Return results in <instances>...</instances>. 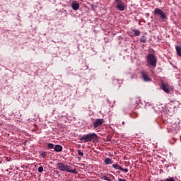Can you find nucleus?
Wrapping results in <instances>:
<instances>
[{
	"label": "nucleus",
	"mask_w": 181,
	"mask_h": 181,
	"mask_svg": "<svg viewBox=\"0 0 181 181\" xmlns=\"http://www.w3.org/2000/svg\"><path fill=\"white\" fill-rule=\"evenodd\" d=\"M147 64L153 67H156V63H158V59L153 54H149L146 57Z\"/></svg>",
	"instance_id": "obj_3"
},
{
	"label": "nucleus",
	"mask_w": 181,
	"mask_h": 181,
	"mask_svg": "<svg viewBox=\"0 0 181 181\" xmlns=\"http://www.w3.org/2000/svg\"><path fill=\"white\" fill-rule=\"evenodd\" d=\"M120 170H122V172H125L126 173H127L128 168H122V167H121Z\"/></svg>",
	"instance_id": "obj_18"
},
{
	"label": "nucleus",
	"mask_w": 181,
	"mask_h": 181,
	"mask_svg": "<svg viewBox=\"0 0 181 181\" xmlns=\"http://www.w3.org/2000/svg\"><path fill=\"white\" fill-rule=\"evenodd\" d=\"M41 156H42V158H46V153H41Z\"/></svg>",
	"instance_id": "obj_21"
},
{
	"label": "nucleus",
	"mask_w": 181,
	"mask_h": 181,
	"mask_svg": "<svg viewBox=\"0 0 181 181\" xmlns=\"http://www.w3.org/2000/svg\"><path fill=\"white\" fill-rule=\"evenodd\" d=\"M162 90L165 91V93H167V94H169L170 93V86H169L168 84L163 83L161 86Z\"/></svg>",
	"instance_id": "obj_8"
},
{
	"label": "nucleus",
	"mask_w": 181,
	"mask_h": 181,
	"mask_svg": "<svg viewBox=\"0 0 181 181\" xmlns=\"http://www.w3.org/2000/svg\"><path fill=\"white\" fill-rule=\"evenodd\" d=\"M110 162H111V159H110L109 158H106V159L105 160V163L106 165H109V164H110Z\"/></svg>",
	"instance_id": "obj_17"
},
{
	"label": "nucleus",
	"mask_w": 181,
	"mask_h": 181,
	"mask_svg": "<svg viewBox=\"0 0 181 181\" xmlns=\"http://www.w3.org/2000/svg\"><path fill=\"white\" fill-rule=\"evenodd\" d=\"M47 147H48L49 149H53V148H54V144H52V143H48Z\"/></svg>",
	"instance_id": "obj_16"
},
{
	"label": "nucleus",
	"mask_w": 181,
	"mask_h": 181,
	"mask_svg": "<svg viewBox=\"0 0 181 181\" xmlns=\"http://www.w3.org/2000/svg\"><path fill=\"white\" fill-rule=\"evenodd\" d=\"M116 1V8L118 11H125V3L122 2L121 0Z\"/></svg>",
	"instance_id": "obj_5"
},
{
	"label": "nucleus",
	"mask_w": 181,
	"mask_h": 181,
	"mask_svg": "<svg viewBox=\"0 0 181 181\" xmlns=\"http://www.w3.org/2000/svg\"><path fill=\"white\" fill-rule=\"evenodd\" d=\"M122 125H125V122H122Z\"/></svg>",
	"instance_id": "obj_23"
},
{
	"label": "nucleus",
	"mask_w": 181,
	"mask_h": 181,
	"mask_svg": "<svg viewBox=\"0 0 181 181\" xmlns=\"http://www.w3.org/2000/svg\"><path fill=\"white\" fill-rule=\"evenodd\" d=\"M80 141L86 144V142H91L93 140L98 139V136L95 133H90L88 134H84L80 139Z\"/></svg>",
	"instance_id": "obj_2"
},
{
	"label": "nucleus",
	"mask_w": 181,
	"mask_h": 181,
	"mask_svg": "<svg viewBox=\"0 0 181 181\" xmlns=\"http://www.w3.org/2000/svg\"><path fill=\"white\" fill-rule=\"evenodd\" d=\"M107 141H111V139H110V137H107Z\"/></svg>",
	"instance_id": "obj_22"
},
{
	"label": "nucleus",
	"mask_w": 181,
	"mask_h": 181,
	"mask_svg": "<svg viewBox=\"0 0 181 181\" xmlns=\"http://www.w3.org/2000/svg\"><path fill=\"white\" fill-rule=\"evenodd\" d=\"M78 153L79 156H83L84 155V153L81 152V150H78Z\"/></svg>",
	"instance_id": "obj_20"
},
{
	"label": "nucleus",
	"mask_w": 181,
	"mask_h": 181,
	"mask_svg": "<svg viewBox=\"0 0 181 181\" xmlns=\"http://www.w3.org/2000/svg\"><path fill=\"white\" fill-rule=\"evenodd\" d=\"M57 168L62 172H69V173H74L75 175H77V173H78L77 170H76V169L71 170V167L64 163H57Z\"/></svg>",
	"instance_id": "obj_1"
},
{
	"label": "nucleus",
	"mask_w": 181,
	"mask_h": 181,
	"mask_svg": "<svg viewBox=\"0 0 181 181\" xmlns=\"http://www.w3.org/2000/svg\"><path fill=\"white\" fill-rule=\"evenodd\" d=\"M105 120L104 119H97L93 122V127L98 128V127H101L102 124H104Z\"/></svg>",
	"instance_id": "obj_6"
},
{
	"label": "nucleus",
	"mask_w": 181,
	"mask_h": 181,
	"mask_svg": "<svg viewBox=\"0 0 181 181\" xmlns=\"http://www.w3.org/2000/svg\"><path fill=\"white\" fill-rule=\"evenodd\" d=\"M38 172L40 173H42V172H43V167L40 166L38 168Z\"/></svg>",
	"instance_id": "obj_19"
},
{
	"label": "nucleus",
	"mask_w": 181,
	"mask_h": 181,
	"mask_svg": "<svg viewBox=\"0 0 181 181\" xmlns=\"http://www.w3.org/2000/svg\"><path fill=\"white\" fill-rule=\"evenodd\" d=\"M141 77L144 81H151V78H149V75L148 74V72L145 71H142L141 72Z\"/></svg>",
	"instance_id": "obj_7"
},
{
	"label": "nucleus",
	"mask_w": 181,
	"mask_h": 181,
	"mask_svg": "<svg viewBox=\"0 0 181 181\" xmlns=\"http://www.w3.org/2000/svg\"><path fill=\"white\" fill-rule=\"evenodd\" d=\"M153 14L156 16H159L160 19H162L163 21H165V19H166V14L163 13V11L158 8L154 9Z\"/></svg>",
	"instance_id": "obj_4"
},
{
	"label": "nucleus",
	"mask_w": 181,
	"mask_h": 181,
	"mask_svg": "<svg viewBox=\"0 0 181 181\" xmlns=\"http://www.w3.org/2000/svg\"><path fill=\"white\" fill-rule=\"evenodd\" d=\"M133 33L136 36H139V35H141V32L139 31V30H134Z\"/></svg>",
	"instance_id": "obj_14"
},
{
	"label": "nucleus",
	"mask_w": 181,
	"mask_h": 181,
	"mask_svg": "<svg viewBox=\"0 0 181 181\" xmlns=\"http://www.w3.org/2000/svg\"><path fill=\"white\" fill-rule=\"evenodd\" d=\"M102 180H107V181H111V179H110L108 177L103 175L100 177Z\"/></svg>",
	"instance_id": "obj_15"
},
{
	"label": "nucleus",
	"mask_w": 181,
	"mask_h": 181,
	"mask_svg": "<svg viewBox=\"0 0 181 181\" xmlns=\"http://www.w3.org/2000/svg\"><path fill=\"white\" fill-rule=\"evenodd\" d=\"M71 6H72V9H74V11H77L78 9V8H80V4L72 3Z\"/></svg>",
	"instance_id": "obj_10"
},
{
	"label": "nucleus",
	"mask_w": 181,
	"mask_h": 181,
	"mask_svg": "<svg viewBox=\"0 0 181 181\" xmlns=\"http://www.w3.org/2000/svg\"><path fill=\"white\" fill-rule=\"evenodd\" d=\"M140 42H141V43H146V37L142 36L140 38Z\"/></svg>",
	"instance_id": "obj_13"
},
{
	"label": "nucleus",
	"mask_w": 181,
	"mask_h": 181,
	"mask_svg": "<svg viewBox=\"0 0 181 181\" xmlns=\"http://www.w3.org/2000/svg\"><path fill=\"white\" fill-rule=\"evenodd\" d=\"M78 159L80 160V159H81V158H80V157H78Z\"/></svg>",
	"instance_id": "obj_24"
},
{
	"label": "nucleus",
	"mask_w": 181,
	"mask_h": 181,
	"mask_svg": "<svg viewBox=\"0 0 181 181\" xmlns=\"http://www.w3.org/2000/svg\"><path fill=\"white\" fill-rule=\"evenodd\" d=\"M54 151L55 152H62V151H63V146H62L61 145L57 144L54 148Z\"/></svg>",
	"instance_id": "obj_9"
},
{
	"label": "nucleus",
	"mask_w": 181,
	"mask_h": 181,
	"mask_svg": "<svg viewBox=\"0 0 181 181\" xmlns=\"http://www.w3.org/2000/svg\"><path fill=\"white\" fill-rule=\"evenodd\" d=\"M175 50L177 52V54H178V56L181 57V46H179V45L176 46Z\"/></svg>",
	"instance_id": "obj_11"
},
{
	"label": "nucleus",
	"mask_w": 181,
	"mask_h": 181,
	"mask_svg": "<svg viewBox=\"0 0 181 181\" xmlns=\"http://www.w3.org/2000/svg\"><path fill=\"white\" fill-rule=\"evenodd\" d=\"M112 168H114V169H117V170H121L122 167L119 166L118 164H113Z\"/></svg>",
	"instance_id": "obj_12"
}]
</instances>
